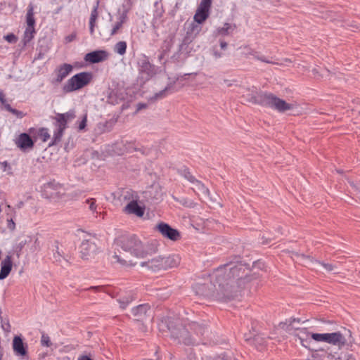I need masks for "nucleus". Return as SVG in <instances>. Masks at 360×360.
I'll return each instance as SVG.
<instances>
[{
  "label": "nucleus",
  "instance_id": "obj_1",
  "mask_svg": "<svg viewBox=\"0 0 360 360\" xmlns=\"http://www.w3.org/2000/svg\"><path fill=\"white\" fill-rule=\"evenodd\" d=\"M250 269L241 262H230L219 266L210 274L213 287L206 290L207 284H198L202 295L212 297L220 302H229L236 297L245 285L251 281Z\"/></svg>",
  "mask_w": 360,
  "mask_h": 360
},
{
  "label": "nucleus",
  "instance_id": "obj_2",
  "mask_svg": "<svg viewBox=\"0 0 360 360\" xmlns=\"http://www.w3.org/2000/svg\"><path fill=\"white\" fill-rule=\"evenodd\" d=\"M165 323L171 338L177 343L185 345H194L196 343L195 340L190 335V330L199 337H205L208 333V328L204 323L191 321L183 324L179 319H168Z\"/></svg>",
  "mask_w": 360,
  "mask_h": 360
},
{
  "label": "nucleus",
  "instance_id": "obj_3",
  "mask_svg": "<svg viewBox=\"0 0 360 360\" xmlns=\"http://www.w3.org/2000/svg\"><path fill=\"white\" fill-rule=\"evenodd\" d=\"M115 241L122 250L138 258H143L156 251V248L152 244L143 243L135 234L122 235Z\"/></svg>",
  "mask_w": 360,
  "mask_h": 360
},
{
  "label": "nucleus",
  "instance_id": "obj_4",
  "mask_svg": "<svg viewBox=\"0 0 360 360\" xmlns=\"http://www.w3.org/2000/svg\"><path fill=\"white\" fill-rule=\"evenodd\" d=\"M250 101L262 107L270 108L279 112H284L292 108V105L267 91H258L252 95Z\"/></svg>",
  "mask_w": 360,
  "mask_h": 360
},
{
  "label": "nucleus",
  "instance_id": "obj_5",
  "mask_svg": "<svg viewBox=\"0 0 360 360\" xmlns=\"http://www.w3.org/2000/svg\"><path fill=\"white\" fill-rule=\"evenodd\" d=\"M75 110H70L65 113H57L53 118L55 122L53 125L55 129L53 131V138L49 146L56 145L60 142L65 130L68 127V123L75 118Z\"/></svg>",
  "mask_w": 360,
  "mask_h": 360
},
{
  "label": "nucleus",
  "instance_id": "obj_6",
  "mask_svg": "<svg viewBox=\"0 0 360 360\" xmlns=\"http://www.w3.org/2000/svg\"><path fill=\"white\" fill-rule=\"evenodd\" d=\"M179 264V258L176 255L168 257H156L147 262H141L142 266H146L153 271L166 270L176 266Z\"/></svg>",
  "mask_w": 360,
  "mask_h": 360
},
{
  "label": "nucleus",
  "instance_id": "obj_7",
  "mask_svg": "<svg viewBox=\"0 0 360 360\" xmlns=\"http://www.w3.org/2000/svg\"><path fill=\"white\" fill-rule=\"evenodd\" d=\"M92 77V73L90 72L77 73L67 81L63 87V90L65 93L79 90L86 86L91 81Z\"/></svg>",
  "mask_w": 360,
  "mask_h": 360
},
{
  "label": "nucleus",
  "instance_id": "obj_8",
  "mask_svg": "<svg viewBox=\"0 0 360 360\" xmlns=\"http://www.w3.org/2000/svg\"><path fill=\"white\" fill-rule=\"evenodd\" d=\"M155 33L158 36L160 35V32L162 34L165 32L167 34L166 36L162 37L163 44L162 46L164 53H167L170 51L175 37L176 32V27H170L169 24H153Z\"/></svg>",
  "mask_w": 360,
  "mask_h": 360
},
{
  "label": "nucleus",
  "instance_id": "obj_9",
  "mask_svg": "<svg viewBox=\"0 0 360 360\" xmlns=\"http://www.w3.org/2000/svg\"><path fill=\"white\" fill-rule=\"evenodd\" d=\"M64 186L55 180L50 181L41 186V196L44 198L58 200L65 195Z\"/></svg>",
  "mask_w": 360,
  "mask_h": 360
},
{
  "label": "nucleus",
  "instance_id": "obj_10",
  "mask_svg": "<svg viewBox=\"0 0 360 360\" xmlns=\"http://www.w3.org/2000/svg\"><path fill=\"white\" fill-rule=\"evenodd\" d=\"M311 339L316 342H325L328 344L342 347L347 343V340L341 332L338 331L330 333H311Z\"/></svg>",
  "mask_w": 360,
  "mask_h": 360
},
{
  "label": "nucleus",
  "instance_id": "obj_11",
  "mask_svg": "<svg viewBox=\"0 0 360 360\" xmlns=\"http://www.w3.org/2000/svg\"><path fill=\"white\" fill-rule=\"evenodd\" d=\"M202 24H184L185 34L179 47V52L183 53L202 30Z\"/></svg>",
  "mask_w": 360,
  "mask_h": 360
},
{
  "label": "nucleus",
  "instance_id": "obj_12",
  "mask_svg": "<svg viewBox=\"0 0 360 360\" xmlns=\"http://www.w3.org/2000/svg\"><path fill=\"white\" fill-rule=\"evenodd\" d=\"M139 71L141 79L145 82L148 81L156 74L155 65L151 64L146 57L139 60Z\"/></svg>",
  "mask_w": 360,
  "mask_h": 360
},
{
  "label": "nucleus",
  "instance_id": "obj_13",
  "mask_svg": "<svg viewBox=\"0 0 360 360\" xmlns=\"http://www.w3.org/2000/svg\"><path fill=\"white\" fill-rule=\"evenodd\" d=\"M156 229L161 233L163 237L171 240L176 241L181 238L179 231L177 229L172 228L167 223H159L156 226Z\"/></svg>",
  "mask_w": 360,
  "mask_h": 360
},
{
  "label": "nucleus",
  "instance_id": "obj_14",
  "mask_svg": "<svg viewBox=\"0 0 360 360\" xmlns=\"http://www.w3.org/2000/svg\"><path fill=\"white\" fill-rule=\"evenodd\" d=\"M81 257L83 259H88L89 257H93L97 252L98 247L96 243L91 240L86 239L82 240L79 246Z\"/></svg>",
  "mask_w": 360,
  "mask_h": 360
},
{
  "label": "nucleus",
  "instance_id": "obj_15",
  "mask_svg": "<svg viewBox=\"0 0 360 360\" xmlns=\"http://www.w3.org/2000/svg\"><path fill=\"white\" fill-rule=\"evenodd\" d=\"M211 5L212 0H201L193 18L195 22H203L207 20Z\"/></svg>",
  "mask_w": 360,
  "mask_h": 360
},
{
  "label": "nucleus",
  "instance_id": "obj_16",
  "mask_svg": "<svg viewBox=\"0 0 360 360\" xmlns=\"http://www.w3.org/2000/svg\"><path fill=\"white\" fill-rule=\"evenodd\" d=\"M132 198L134 196L132 195ZM138 195L136 193L135 199H132L124 207V212L127 214H134L142 217L145 213V206L140 205L137 201Z\"/></svg>",
  "mask_w": 360,
  "mask_h": 360
},
{
  "label": "nucleus",
  "instance_id": "obj_17",
  "mask_svg": "<svg viewBox=\"0 0 360 360\" xmlns=\"http://www.w3.org/2000/svg\"><path fill=\"white\" fill-rule=\"evenodd\" d=\"M15 143L17 147L24 153L32 150L34 146V141L30 134L27 133L20 134L16 139Z\"/></svg>",
  "mask_w": 360,
  "mask_h": 360
},
{
  "label": "nucleus",
  "instance_id": "obj_18",
  "mask_svg": "<svg viewBox=\"0 0 360 360\" xmlns=\"http://www.w3.org/2000/svg\"><path fill=\"white\" fill-rule=\"evenodd\" d=\"M72 65L68 63H63L57 67L54 70L56 77L53 79L52 84H60L72 72Z\"/></svg>",
  "mask_w": 360,
  "mask_h": 360
},
{
  "label": "nucleus",
  "instance_id": "obj_19",
  "mask_svg": "<svg viewBox=\"0 0 360 360\" xmlns=\"http://www.w3.org/2000/svg\"><path fill=\"white\" fill-rule=\"evenodd\" d=\"M108 57V53L107 51L98 50L86 53L84 56V60L91 63H98L105 60Z\"/></svg>",
  "mask_w": 360,
  "mask_h": 360
},
{
  "label": "nucleus",
  "instance_id": "obj_20",
  "mask_svg": "<svg viewBox=\"0 0 360 360\" xmlns=\"http://www.w3.org/2000/svg\"><path fill=\"white\" fill-rule=\"evenodd\" d=\"M297 333L295 334V337L300 340V344L310 349V345L311 343V335L306 328H297Z\"/></svg>",
  "mask_w": 360,
  "mask_h": 360
},
{
  "label": "nucleus",
  "instance_id": "obj_21",
  "mask_svg": "<svg viewBox=\"0 0 360 360\" xmlns=\"http://www.w3.org/2000/svg\"><path fill=\"white\" fill-rule=\"evenodd\" d=\"M13 349L14 352L24 356L27 354V346L23 342L22 338L20 336H15L13 340Z\"/></svg>",
  "mask_w": 360,
  "mask_h": 360
},
{
  "label": "nucleus",
  "instance_id": "obj_22",
  "mask_svg": "<svg viewBox=\"0 0 360 360\" xmlns=\"http://www.w3.org/2000/svg\"><path fill=\"white\" fill-rule=\"evenodd\" d=\"M12 269V260L11 256H6L1 262L0 280L5 279Z\"/></svg>",
  "mask_w": 360,
  "mask_h": 360
},
{
  "label": "nucleus",
  "instance_id": "obj_23",
  "mask_svg": "<svg viewBox=\"0 0 360 360\" xmlns=\"http://www.w3.org/2000/svg\"><path fill=\"white\" fill-rule=\"evenodd\" d=\"M150 309V307L148 304H142L132 308L131 313L137 320H143Z\"/></svg>",
  "mask_w": 360,
  "mask_h": 360
},
{
  "label": "nucleus",
  "instance_id": "obj_24",
  "mask_svg": "<svg viewBox=\"0 0 360 360\" xmlns=\"http://www.w3.org/2000/svg\"><path fill=\"white\" fill-rule=\"evenodd\" d=\"M176 81L173 82H169L162 90L155 93L153 97H151V101H156L159 99H162L167 97L169 94L174 93L175 91L174 89V86Z\"/></svg>",
  "mask_w": 360,
  "mask_h": 360
},
{
  "label": "nucleus",
  "instance_id": "obj_25",
  "mask_svg": "<svg viewBox=\"0 0 360 360\" xmlns=\"http://www.w3.org/2000/svg\"><path fill=\"white\" fill-rule=\"evenodd\" d=\"M136 299V296L134 292L129 291L124 295H121L117 298V302L120 304V308L122 309H126L128 305Z\"/></svg>",
  "mask_w": 360,
  "mask_h": 360
},
{
  "label": "nucleus",
  "instance_id": "obj_26",
  "mask_svg": "<svg viewBox=\"0 0 360 360\" xmlns=\"http://www.w3.org/2000/svg\"><path fill=\"white\" fill-rule=\"evenodd\" d=\"M34 25V24H27L22 40L25 46H27L34 37L36 31Z\"/></svg>",
  "mask_w": 360,
  "mask_h": 360
},
{
  "label": "nucleus",
  "instance_id": "obj_27",
  "mask_svg": "<svg viewBox=\"0 0 360 360\" xmlns=\"http://www.w3.org/2000/svg\"><path fill=\"white\" fill-rule=\"evenodd\" d=\"M236 30V24H224L222 27H219L216 32V36L232 35Z\"/></svg>",
  "mask_w": 360,
  "mask_h": 360
},
{
  "label": "nucleus",
  "instance_id": "obj_28",
  "mask_svg": "<svg viewBox=\"0 0 360 360\" xmlns=\"http://www.w3.org/2000/svg\"><path fill=\"white\" fill-rule=\"evenodd\" d=\"M122 100H124L122 94H119L118 92L115 90H112L108 97V102L112 105L117 104Z\"/></svg>",
  "mask_w": 360,
  "mask_h": 360
},
{
  "label": "nucleus",
  "instance_id": "obj_29",
  "mask_svg": "<svg viewBox=\"0 0 360 360\" xmlns=\"http://www.w3.org/2000/svg\"><path fill=\"white\" fill-rule=\"evenodd\" d=\"M178 173L191 184H193L196 179L195 177L191 173L189 169L186 166L179 169Z\"/></svg>",
  "mask_w": 360,
  "mask_h": 360
},
{
  "label": "nucleus",
  "instance_id": "obj_30",
  "mask_svg": "<svg viewBox=\"0 0 360 360\" xmlns=\"http://www.w3.org/2000/svg\"><path fill=\"white\" fill-rule=\"evenodd\" d=\"M327 351L323 349H316L312 352L311 359L306 360H326Z\"/></svg>",
  "mask_w": 360,
  "mask_h": 360
},
{
  "label": "nucleus",
  "instance_id": "obj_31",
  "mask_svg": "<svg viewBox=\"0 0 360 360\" xmlns=\"http://www.w3.org/2000/svg\"><path fill=\"white\" fill-rule=\"evenodd\" d=\"M193 184L195 186V188L199 191L200 193H202L204 195H210V191L208 189L207 186L200 181L198 180L197 179L195 180V181L193 183Z\"/></svg>",
  "mask_w": 360,
  "mask_h": 360
},
{
  "label": "nucleus",
  "instance_id": "obj_32",
  "mask_svg": "<svg viewBox=\"0 0 360 360\" xmlns=\"http://www.w3.org/2000/svg\"><path fill=\"white\" fill-rule=\"evenodd\" d=\"M54 248L53 249V258L56 262H60L61 258L63 257V252L60 251L59 249V242L58 240L54 241L53 245Z\"/></svg>",
  "mask_w": 360,
  "mask_h": 360
},
{
  "label": "nucleus",
  "instance_id": "obj_33",
  "mask_svg": "<svg viewBox=\"0 0 360 360\" xmlns=\"http://www.w3.org/2000/svg\"><path fill=\"white\" fill-rule=\"evenodd\" d=\"M176 201L179 202L181 205L188 208H194L196 206V202L187 198H182L181 199L174 198Z\"/></svg>",
  "mask_w": 360,
  "mask_h": 360
},
{
  "label": "nucleus",
  "instance_id": "obj_34",
  "mask_svg": "<svg viewBox=\"0 0 360 360\" xmlns=\"http://www.w3.org/2000/svg\"><path fill=\"white\" fill-rule=\"evenodd\" d=\"M37 136L43 142H46L50 139L49 129L46 127H41L37 131Z\"/></svg>",
  "mask_w": 360,
  "mask_h": 360
},
{
  "label": "nucleus",
  "instance_id": "obj_35",
  "mask_svg": "<svg viewBox=\"0 0 360 360\" xmlns=\"http://www.w3.org/2000/svg\"><path fill=\"white\" fill-rule=\"evenodd\" d=\"M98 5H99V0H96L95 3L94 4V6H93V9L91 12V15H90L89 22H95L96 20H97V17H98Z\"/></svg>",
  "mask_w": 360,
  "mask_h": 360
},
{
  "label": "nucleus",
  "instance_id": "obj_36",
  "mask_svg": "<svg viewBox=\"0 0 360 360\" xmlns=\"http://www.w3.org/2000/svg\"><path fill=\"white\" fill-rule=\"evenodd\" d=\"M114 50L120 55H124L127 50V43L123 41L117 42L115 46Z\"/></svg>",
  "mask_w": 360,
  "mask_h": 360
},
{
  "label": "nucleus",
  "instance_id": "obj_37",
  "mask_svg": "<svg viewBox=\"0 0 360 360\" xmlns=\"http://www.w3.org/2000/svg\"><path fill=\"white\" fill-rule=\"evenodd\" d=\"M41 345L43 347H49L52 345V342L50 340L49 336L44 333H42V335H41Z\"/></svg>",
  "mask_w": 360,
  "mask_h": 360
},
{
  "label": "nucleus",
  "instance_id": "obj_38",
  "mask_svg": "<svg viewBox=\"0 0 360 360\" xmlns=\"http://www.w3.org/2000/svg\"><path fill=\"white\" fill-rule=\"evenodd\" d=\"M26 18V22H35L34 18L33 7L32 5L28 6Z\"/></svg>",
  "mask_w": 360,
  "mask_h": 360
},
{
  "label": "nucleus",
  "instance_id": "obj_39",
  "mask_svg": "<svg viewBox=\"0 0 360 360\" xmlns=\"http://www.w3.org/2000/svg\"><path fill=\"white\" fill-rule=\"evenodd\" d=\"M127 18V10L123 7L119 9V22H124Z\"/></svg>",
  "mask_w": 360,
  "mask_h": 360
},
{
  "label": "nucleus",
  "instance_id": "obj_40",
  "mask_svg": "<svg viewBox=\"0 0 360 360\" xmlns=\"http://www.w3.org/2000/svg\"><path fill=\"white\" fill-rule=\"evenodd\" d=\"M318 263L328 272L333 271L336 269V266L332 264L326 263L322 261H319Z\"/></svg>",
  "mask_w": 360,
  "mask_h": 360
},
{
  "label": "nucleus",
  "instance_id": "obj_41",
  "mask_svg": "<svg viewBox=\"0 0 360 360\" xmlns=\"http://www.w3.org/2000/svg\"><path fill=\"white\" fill-rule=\"evenodd\" d=\"M6 226L7 228L11 231H13L15 229V224L13 221L12 217H9L8 214H7L6 218Z\"/></svg>",
  "mask_w": 360,
  "mask_h": 360
},
{
  "label": "nucleus",
  "instance_id": "obj_42",
  "mask_svg": "<svg viewBox=\"0 0 360 360\" xmlns=\"http://www.w3.org/2000/svg\"><path fill=\"white\" fill-rule=\"evenodd\" d=\"M96 199L95 198H89L86 200V202L89 205V210L95 212L96 211Z\"/></svg>",
  "mask_w": 360,
  "mask_h": 360
},
{
  "label": "nucleus",
  "instance_id": "obj_43",
  "mask_svg": "<svg viewBox=\"0 0 360 360\" xmlns=\"http://www.w3.org/2000/svg\"><path fill=\"white\" fill-rule=\"evenodd\" d=\"M4 38L11 44H15L18 41V37L13 33L4 36Z\"/></svg>",
  "mask_w": 360,
  "mask_h": 360
},
{
  "label": "nucleus",
  "instance_id": "obj_44",
  "mask_svg": "<svg viewBox=\"0 0 360 360\" xmlns=\"http://www.w3.org/2000/svg\"><path fill=\"white\" fill-rule=\"evenodd\" d=\"M86 122H87V114L86 113L84 115L82 120L79 123L78 129L79 131L85 129V127L86 126Z\"/></svg>",
  "mask_w": 360,
  "mask_h": 360
},
{
  "label": "nucleus",
  "instance_id": "obj_45",
  "mask_svg": "<svg viewBox=\"0 0 360 360\" xmlns=\"http://www.w3.org/2000/svg\"><path fill=\"white\" fill-rule=\"evenodd\" d=\"M41 248L40 241L39 240L38 238L34 237V245L31 248V250L32 252L38 251Z\"/></svg>",
  "mask_w": 360,
  "mask_h": 360
},
{
  "label": "nucleus",
  "instance_id": "obj_46",
  "mask_svg": "<svg viewBox=\"0 0 360 360\" xmlns=\"http://www.w3.org/2000/svg\"><path fill=\"white\" fill-rule=\"evenodd\" d=\"M256 53H257L255 52V51H252L250 53V54H252L256 59H257V60H259L260 61H262V62H264V63H271L270 60H267L265 56H257Z\"/></svg>",
  "mask_w": 360,
  "mask_h": 360
},
{
  "label": "nucleus",
  "instance_id": "obj_47",
  "mask_svg": "<svg viewBox=\"0 0 360 360\" xmlns=\"http://www.w3.org/2000/svg\"><path fill=\"white\" fill-rule=\"evenodd\" d=\"M4 105L5 109H6L7 111H8V112H10L13 113V115H18L19 113H20V111H18V110H16V109L13 108L11 106V105H10V104H8V103H5Z\"/></svg>",
  "mask_w": 360,
  "mask_h": 360
},
{
  "label": "nucleus",
  "instance_id": "obj_48",
  "mask_svg": "<svg viewBox=\"0 0 360 360\" xmlns=\"http://www.w3.org/2000/svg\"><path fill=\"white\" fill-rule=\"evenodd\" d=\"M123 24H115V25L111 29L110 36L115 35L122 29Z\"/></svg>",
  "mask_w": 360,
  "mask_h": 360
},
{
  "label": "nucleus",
  "instance_id": "obj_49",
  "mask_svg": "<svg viewBox=\"0 0 360 360\" xmlns=\"http://www.w3.org/2000/svg\"><path fill=\"white\" fill-rule=\"evenodd\" d=\"M181 360H198V357L196 356L195 354L193 352L192 350H191L187 356L182 359Z\"/></svg>",
  "mask_w": 360,
  "mask_h": 360
},
{
  "label": "nucleus",
  "instance_id": "obj_50",
  "mask_svg": "<svg viewBox=\"0 0 360 360\" xmlns=\"http://www.w3.org/2000/svg\"><path fill=\"white\" fill-rule=\"evenodd\" d=\"M77 33L75 32H73L70 34L65 37V40L66 43H70L72 41H74L76 39Z\"/></svg>",
  "mask_w": 360,
  "mask_h": 360
},
{
  "label": "nucleus",
  "instance_id": "obj_51",
  "mask_svg": "<svg viewBox=\"0 0 360 360\" xmlns=\"http://www.w3.org/2000/svg\"><path fill=\"white\" fill-rule=\"evenodd\" d=\"M339 360H355L352 354H343L338 357Z\"/></svg>",
  "mask_w": 360,
  "mask_h": 360
},
{
  "label": "nucleus",
  "instance_id": "obj_52",
  "mask_svg": "<svg viewBox=\"0 0 360 360\" xmlns=\"http://www.w3.org/2000/svg\"><path fill=\"white\" fill-rule=\"evenodd\" d=\"M0 167L3 171H6L7 168H9V164L6 161L1 162Z\"/></svg>",
  "mask_w": 360,
  "mask_h": 360
},
{
  "label": "nucleus",
  "instance_id": "obj_53",
  "mask_svg": "<svg viewBox=\"0 0 360 360\" xmlns=\"http://www.w3.org/2000/svg\"><path fill=\"white\" fill-rule=\"evenodd\" d=\"M77 360H94L91 358L90 356L86 354H82L79 355L77 358Z\"/></svg>",
  "mask_w": 360,
  "mask_h": 360
},
{
  "label": "nucleus",
  "instance_id": "obj_54",
  "mask_svg": "<svg viewBox=\"0 0 360 360\" xmlns=\"http://www.w3.org/2000/svg\"><path fill=\"white\" fill-rule=\"evenodd\" d=\"M216 360H231V359L226 354H221L216 356Z\"/></svg>",
  "mask_w": 360,
  "mask_h": 360
},
{
  "label": "nucleus",
  "instance_id": "obj_55",
  "mask_svg": "<svg viewBox=\"0 0 360 360\" xmlns=\"http://www.w3.org/2000/svg\"><path fill=\"white\" fill-rule=\"evenodd\" d=\"M245 338L246 341H250V342H253L256 341L257 339H259V337L254 336L253 338H252L250 335L247 336L245 335Z\"/></svg>",
  "mask_w": 360,
  "mask_h": 360
},
{
  "label": "nucleus",
  "instance_id": "obj_56",
  "mask_svg": "<svg viewBox=\"0 0 360 360\" xmlns=\"http://www.w3.org/2000/svg\"><path fill=\"white\" fill-rule=\"evenodd\" d=\"M44 57V53H42L41 50L39 51V53H37V55L35 56L34 59L35 60H41V59H43Z\"/></svg>",
  "mask_w": 360,
  "mask_h": 360
},
{
  "label": "nucleus",
  "instance_id": "obj_57",
  "mask_svg": "<svg viewBox=\"0 0 360 360\" xmlns=\"http://www.w3.org/2000/svg\"><path fill=\"white\" fill-rule=\"evenodd\" d=\"M219 44H220V47L222 50H225L226 49L227 43L225 41L220 39Z\"/></svg>",
  "mask_w": 360,
  "mask_h": 360
},
{
  "label": "nucleus",
  "instance_id": "obj_58",
  "mask_svg": "<svg viewBox=\"0 0 360 360\" xmlns=\"http://www.w3.org/2000/svg\"><path fill=\"white\" fill-rule=\"evenodd\" d=\"M102 288V286H91L87 290H93L95 292L100 291Z\"/></svg>",
  "mask_w": 360,
  "mask_h": 360
},
{
  "label": "nucleus",
  "instance_id": "obj_59",
  "mask_svg": "<svg viewBox=\"0 0 360 360\" xmlns=\"http://www.w3.org/2000/svg\"><path fill=\"white\" fill-rule=\"evenodd\" d=\"M0 102L3 105L6 103V100L5 96L2 92L0 93Z\"/></svg>",
  "mask_w": 360,
  "mask_h": 360
},
{
  "label": "nucleus",
  "instance_id": "obj_60",
  "mask_svg": "<svg viewBox=\"0 0 360 360\" xmlns=\"http://www.w3.org/2000/svg\"><path fill=\"white\" fill-rule=\"evenodd\" d=\"M326 358L330 359V360H333V359L339 360L338 358H335L333 354H332L330 353H328V352H327Z\"/></svg>",
  "mask_w": 360,
  "mask_h": 360
},
{
  "label": "nucleus",
  "instance_id": "obj_61",
  "mask_svg": "<svg viewBox=\"0 0 360 360\" xmlns=\"http://www.w3.org/2000/svg\"><path fill=\"white\" fill-rule=\"evenodd\" d=\"M137 107V110H139L141 109L146 108L147 107V105L145 103H139Z\"/></svg>",
  "mask_w": 360,
  "mask_h": 360
},
{
  "label": "nucleus",
  "instance_id": "obj_62",
  "mask_svg": "<svg viewBox=\"0 0 360 360\" xmlns=\"http://www.w3.org/2000/svg\"><path fill=\"white\" fill-rule=\"evenodd\" d=\"M89 25H90V27H89L90 33H91V34H94V27L97 24H89Z\"/></svg>",
  "mask_w": 360,
  "mask_h": 360
},
{
  "label": "nucleus",
  "instance_id": "obj_63",
  "mask_svg": "<svg viewBox=\"0 0 360 360\" xmlns=\"http://www.w3.org/2000/svg\"><path fill=\"white\" fill-rule=\"evenodd\" d=\"M295 321L300 323L301 321V320H300V319H295V318L290 319V321H289L290 325H291Z\"/></svg>",
  "mask_w": 360,
  "mask_h": 360
},
{
  "label": "nucleus",
  "instance_id": "obj_64",
  "mask_svg": "<svg viewBox=\"0 0 360 360\" xmlns=\"http://www.w3.org/2000/svg\"><path fill=\"white\" fill-rule=\"evenodd\" d=\"M202 360H216V356L215 357H212V356H206L205 357H202Z\"/></svg>",
  "mask_w": 360,
  "mask_h": 360
}]
</instances>
